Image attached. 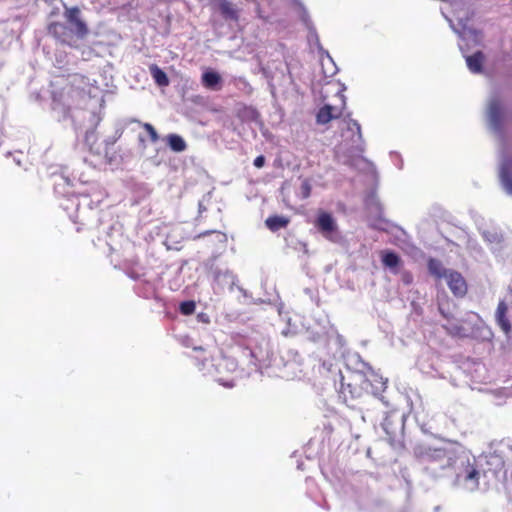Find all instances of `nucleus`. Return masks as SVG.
Here are the masks:
<instances>
[{
  "label": "nucleus",
  "mask_w": 512,
  "mask_h": 512,
  "mask_svg": "<svg viewBox=\"0 0 512 512\" xmlns=\"http://www.w3.org/2000/svg\"><path fill=\"white\" fill-rule=\"evenodd\" d=\"M63 16L66 22L49 23L47 32L60 43L77 47L76 40H82L89 34V28L81 17V10L77 6H65Z\"/></svg>",
  "instance_id": "obj_1"
},
{
  "label": "nucleus",
  "mask_w": 512,
  "mask_h": 512,
  "mask_svg": "<svg viewBox=\"0 0 512 512\" xmlns=\"http://www.w3.org/2000/svg\"><path fill=\"white\" fill-rule=\"evenodd\" d=\"M427 268L429 273L436 280L445 278L451 293L455 297L462 298L467 294L468 285L460 272L444 268L441 261L435 258H430L428 260Z\"/></svg>",
  "instance_id": "obj_2"
},
{
  "label": "nucleus",
  "mask_w": 512,
  "mask_h": 512,
  "mask_svg": "<svg viewBox=\"0 0 512 512\" xmlns=\"http://www.w3.org/2000/svg\"><path fill=\"white\" fill-rule=\"evenodd\" d=\"M346 107V97L343 90L338 89L335 94V102L333 104H325L321 107L316 115V122L318 124H327L333 119H338L342 116Z\"/></svg>",
  "instance_id": "obj_3"
},
{
  "label": "nucleus",
  "mask_w": 512,
  "mask_h": 512,
  "mask_svg": "<svg viewBox=\"0 0 512 512\" xmlns=\"http://www.w3.org/2000/svg\"><path fill=\"white\" fill-rule=\"evenodd\" d=\"M315 227L326 239L333 242L337 241L339 237L338 226L330 213L325 211L319 212L315 221Z\"/></svg>",
  "instance_id": "obj_4"
},
{
  "label": "nucleus",
  "mask_w": 512,
  "mask_h": 512,
  "mask_svg": "<svg viewBox=\"0 0 512 512\" xmlns=\"http://www.w3.org/2000/svg\"><path fill=\"white\" fill-rule=\"evenodd\" d=\"M480 472L477 467L469 461L463 466V469L457 474V480L463 484L469 491H475L479 487Z\"/></svg>",
  "instance_id": "obj_5"
},
{
  "label": "nucleus",
  "mask_w": 512,
  "mask_h": 512,
  "mask_svg": "<svg viewBox=\"0 0 512 512\" xmlns=\"http://www.w3.org/2000/svg\"><path fill=\"white\" fill-rule=\"evenodd\" d=\"M487 115L493 129L501 130L504 121V109L498 97H494L489 101Z\"/></svg>",
  "instance_id": "obj_6"
},
{
  "label": "nucleus",
  "mask_w": 512,
  "mask_h": 512,
  "mask_svg": "<svg viewBox=\"0 0 512 512\" xmlns=\"http://www.w3.org/2000/svg\"><path fill=\"white\" fill-rule=\"evenodd\" d=\"M507 314L508 305L504 300H500L495 311V320L503 333L508 336L512 330V325Z\"/></svg>",
  "instance_id": "obj_7"
},
{
  "label": "nucleus",
  "mask_w": 512,
  "mask_h": 512,
  "mask_svg": "<svg viewBox=\"0 0 512 512\" xmlns=\"http://www.w3.org/2000/svg\"><path fill=\"white\" fill-rule=\"evenodd\" d=\"M414 453L417 457L429 460L436 461L441 460L447 457L448 452L445 448L442 447H424L419 446L414 450Z\"/></svg>",
  "instance_id": "obj_8"
},
{
  "label": "nucleus",
  "mask_w": 512,
  "mask_h": 512,
  "mask_svg": "<svg viewBox=\"0 0 512 512\" xmlns=\"http://www.w3.org/2000/svg\"><path fill=\"white\" fill-rule=\"evenodd\" d=\"M499 178L505 191L512 195V157H506L502 160Z\"/></svg>",
  "instance_id": "obj_9"
},
{
  "label": "nucleus",
  "mask_w": 512,
  "mask_h": 512,
  "mask_svg": "<svg viewBox=\"0 0 512 512\" xmlns=\"http://www.w3.org/2000/svg\"><path fill=\"white\" fill-rule=\"evenodd\" d=\"M340 392L343 395L345 401L348 399L354 400L360 398L363 394V389L357 382H345L343 379L341 382Z\"/></svg>",
  "instance_id": "obj_10"
},
{
  "label": "nucleus",
  "mask_w": 512,
  "mask_h": 512,
  "mask_svg": "<svg viewBox=\"0 0 512 512\" xmlns=\"http://www.w3.org/2000/svg\"><path fill=\"white\" fill-rule=\"evenodd\" d=\"M217 7L222 17L226 20H238V10L233 3L228 0H218Z\"/></svg>",
  "instance_id": "obj_11"
},
{
  "label": "nucleus",
  "mask_w": 512,
  "mask_h": 512,
  "mask_svg": "<svg viewBox=\"0 0 512 512\" xmlns=\"http://www.w3.org/2000/svg\"><path fill=\"white\" fill-rule=\"evenodd\" d=\"M347 130L352 133V141L355 144V148L359 151H363V138L360 124L354 119H349L347 122Z\"/></svg>",
  "instance_id": "obj_12"
},
{
  "label": "nucleus",
  "mask_w": 512,
  "mask_h": 512,
  "mask_svg": "<svg viewBox=\"0 0 512 512\" xmlns=\"http://www.w3.org/2000/svg\"><path fill=\"white\" fill-rule=\"evenodd\" d=\"M221 82V76L215 71H206L202 74V84L207 89L218 90Z\"/></svg>",
  "instance_id": "obj_13"
},
{
  "label": "nucleus",
  "mask_w": 512,
  "mask_h": 512,
  "mask_svg": "<svg viewBox=\"0 0 512 512\" xmlns=\"http://www.w3.org/2000/svg\"><path fill=\"white\" fill-rule=\"evenodd\" d=\"M484 54L481 51H477L474 54L466 58V63L469 70L473 73H481L483 70Z\"/></svg>",
  "instance_id": "obj_14"
},
{
  "label": "nucleus",
  "mask_w": 512,
  "mask_h": 512,
  "mask_svg": "<svg viewBox=\"0 0 512 512\" xmlns=\"http://www.w3.org/2000/svg\"><path fill=\"white\" fill-rule=\"evenodd\" d=\"M265 224L269 230L276 232L282 228H286L289 224V219L284 216L273 215L265 220Z\"/></svg>",
  "instance_id": "obj_15"
},
{
  "label": "nucleus",
  "mask_w": 512,
  "mask_h": 512,
  "mask_svg": "<svg viewBox=\"0 0 512 512\" xmlns=\"http://www.w3.org/2000/svg\"><path fill=\"white\" fill-rule=\"evenodd\" d=\"M150 74L158 86L166 87L169 85V78L167 74L156 64L149 66Z\"/></svg>",
  "instance_id": "obj_16"
},
{
  "label": "nucleus",
  "mask_w": 512,
  "mask_h": 512,
  "mask_svg": "<svg viewBox=\"0 0 512 512\" xmlns=\"http://www.w3.org/2000/svg\"><path fill=\"white\" fill-rule=\"evenodd\" d=\"M381 260H382V264L385 267H388L391 269L396 268L401 264V258L399 257L398 254H396L393 251H388V250L382 251L381 252Z\"/></svg>",
  "instance_id": "obj_17"
},
{
  "label": "nucleus",
  "mask_w": 512,
  "mask_h": 512,
  "mask_svg": "<svg viewBox=\"0 0 512 512\" xmlns=\"http://www.w3.org/2000/svg\"><path fill=\"white\" fill-rule=\"evenodd\" d=\"M443 328L452 337L466 338L469 336L467 329L458 322L444 325Z\"/></svg>",
  "instance_id": "obj_18"
},
{
  "label": "nucleus",
  "mask_w": 512,
  "mask_h": 512,
  "mask_svg": "<svg viewBox=\"0 0 512 512\" xmlns=\"http://www.w3.org/2000/svg\"><path fill=\"white\" fill-rule=\"evenodd\" d=\"M167 143L174 152H182L186 150L187 145L184 139L177 134H170L167 137Z\"/></svg>",
  "instance_id": "obj_19"
},
{
  "label": "nucleus",
  "mask_w": 512,
  "mask_h": 512,
  "mask_svg": "<svg viewBox=\"0 0 512 512\" xmlns=\"http://www.w3.org/2000/svg\"><path fill=\"white\" fill-rule=\"evenodd\" d=\"M179 308L183 315H191L194 313L196 305L194 301H184L180 304Z\"/></svg>",
  "instance_id": "obj_20"
},
{
  "label": "nucleus",
  "mask_w": 512,
  "mask_h": 512,
  "mask_svg": "<svg viewBox=\"0 0 512 512\" xmlns=\"http://www.w3.org/2000/svg\"><path fill=\"white\" fill-rule=\"evenodd\" d=\"M312 191L311 183L308 179H304L300 185L301 197L307 199L310 197Z\"/></svg>",
  "instance_id": "obj_21"
},
{
  "label": "nucleus",
  "mask_w": 512,
  "mask_h": 512,
  "mask_svg": "<svg viewBox=\"0 0 512 512\" xmlns=\"http://www.w3.org/2000/svg\"><path fill=\"white\" fill-rule=\"evenodd\" d=\"M143 127L148 132L152 141L155 142L158 140V134H157L155 128L151 124L145 123Z\"/></svg>",
  "instance_id": "obj_22"
},
{
  "label": "nucleus",
  "mask_w": 512,
  "mask_h": 512,
  "mask_svg": "<svg viewBox=\"0 0 512 512\" xmlns=\"http://www.w3.org/2000/svg\"><path fill=\"white\" fill-rule=\"evenodd\" d=\"M402 281L406 285H410L413 281V276L410 272L405 271L402 273Z\"/></svg>",
  "instance_id": "obj_23"
},
{
  "label": "nucleus",
  "mask_w": 512,
  "mask_h": 512,
  "mask_svg": "<svg viewBox=\"0 0 512 512\" xmlns=\"http://www.w3.org/2000/svg\"><path fill=\"white\" fill-rule=\"evenodd\" d=\"M254 166L256 168H262L265 164V157L263 155H259L254 159Z\"/></svg>",
  "instance_id": "obj_24"
},
{
  "label": "nucleus",
  "mask_w": 512,
  "mask_h": 512,
  "mask_svg": "<svg viewBox=\"0 0 512 512\" xmlns=\"http://www.w3.org/2000/svg\"><path fill=\"white\" fill-rule=\"evenodd\" d=\"M52 99H53V103H60L63 101V95L61 92H58V91H53L52 92Z\"/></svg>",
  "instance_id": "obj_25"
},
{
  "label": "nucleus",
  "mask_w": 512,
  "mask_h": 512,
  "mask_svg": "<svg viewBox=\"0 0 512 512\" xmlns=\"http://www.w3.org/2000/svg\"><path fill=\"white\" fill-rule=\"evenodd\" d=\"M193 350L195 352H201V353H204L205 352V349L203 347H194Z\"/></svg>",
  "instance_id": "obj_26"
},
{
  "label": "nucleus",
  "mask_w": 512,
  "mask_h": 512,
  "mask_svg": "<svg viewBox=\"0 0 512 512\" xmlns=\"http://www.w3.org/2000/svg\"><path fill=\"white\" fill-rule=\"evenodd\" d=\"M206 360H207V357H205V356H204V357H202V358H201V363H200V365H201V366H204V364H205V361H206Z\"/></svg>",
  "instance_id": "obj_27"
},
{
  "label": "nucleus",
  "mask_w": 512,
  "mask_h": 512,
  "mask_svg": "<svg viewBox=\"0 0 512 512\" xmlns=\"http://www.w3.org/2000/svg\"><path fill=\"white\" fill-rule=\"evenodd\" d=\"M106 154H108V153L106 152ZM106 157H107L108 163L111 164L113 162V157H108V155H106Z\"/></svg>",
  "instance_id": "obj_28"
},
{
  "label": "nucleus",
  "mask_w": 512,
  "mask_h": 512,
  "mask_svg": "<svg viewBox=\"0 0 512 512\" xmlns=\"http://www.w3.org/2000/svg\"><path fill=\"white\" fill-rule=\"evenodd\" d=\"M441 313H442V316L447 318V315L443 311H441Z\"/></svg>",
  "instance_id": "obj_29"
}]
</instances>
